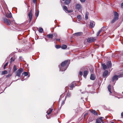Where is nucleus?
Instances as JSON below:
<instances>
[{
  "mask_svg": "<svg viewBox=\"0 0 123 123\" xmlns=\"http://www.w3.org/2000/svg\"><path fill=\"white\" fill-rule=\"evenodd\" d=\"M70 63L69 60H65L62 62L61 64V67L60 68V71H62L66 70Z\"/></svg>",
  "mask_w": 123,
  "mask_h": 123,
  "instance_id": "nucleus-1",
  "label": "nucleus"
},
{
  "mask_svg": "<svg viewBox=\"0 0 123 123\" xmlns=\"http://www.w3.org/2000/svg\"><path fill=\"white\" fill-rule=\"evenodd\" d=\"M77 82L75 81H73L71 84H70L69 86L70 88V89L72 90L73 88L75 86H77Z\"/></svg>",
  "mask_w": 123,
  "mask_h": 123,
  "instance_id": "nucleus-2",
  "label": "nucleus"
},
{
  "mask_svg": "<svg viewBox=\"0 0 123 123\" xmlns=\"http://www.w3.org/2000/svg\"><path fill=\"white\" fill-rule=\"evenodd\" d=\"M23 71L22 68H20L18 69L16 73V75L18 77H20L21 73Z\"/></svg>",
  "mask_w": 123,
  "mask_h": 123,
  "instance_id": "nucleus-3",
  "label": "nucleus"
},
{
  "mask_svg": "<svg viewBox=\"0 0 123 123\" xmlns=\"http://www.w3.org/2000/svg\"><path fill=\"white\" fill-rule=\"evenodd\" d=\"M3 21L5 24L8 25H9L11 24V21L6 18H3Z\"/></svg>",
  "mask_w": 123,
  "mask_h": 123,
  "instance_id": "nucleus-4",
  "label": "nucleus"
},
{
  "mask_svg": "<svg viewBox=\"0 0 123 123\" xmlns=\"http://www.w3.org/2000/svg\"><path fill=\"white\" fill-rule=\"evenodd\" d=\"M103 118H104L103 117H101L97 118L96 119V123H101V122L102 123H104L103 119Z\"/></svg>",
  "mask_w": 123,
  "mask_h": 123,
  "instance_id": "nucleus-5",
  "label": "nucleus"
},
{
  "mask_svg": "<svg viewBox=\"0 0 123 123\" xmlns=\"http://www.w3.org/2000/svg\"><path fill=\"white\" fill-rule=\"evenodd\" d=\"M95 39L93 37H91L87 39V41L89 43H92L95 41Z\"/></svg>",
  "mask_w": 123,
  "mask_h": 123,
  "instance_id": "nucleus-6",
  "label": "nucleus"
},
{
  "mask_svg": "<svg viewBox=\"0 0 123 123\" xmlns=\"http://www.w3.org/2000/svg\"><path fill=\"white\" fill-rule=\"evenodd\" d=\"M32 10H31L29 12L28 15V16L29 18V22H31L32 18Z\"/></svg>",
  "mask_w": 123,
  "mask_h": 123,
  "instance_id": "nucleus-7",
  "label": "nucleus"
},
{
  "mask_svg": "<svg viewBox=\"0 0 123 123\" xmlns=\"http://www.w3.org/2000/svg\"><path fill=\"white\" fill-rule=\"evenodd\" d=\"M109 72L108 70H105L103 74V76L105 78V77L107 76Z\"/></svg>",
  "mask_w": 123,
  "mask_h": 123,
  "instance_id": "nucleus-8",
  "label": "nucleus"
},
{
  "mask_svg": "<svg viewBox=\"0 0 123 123\" xmlns=\"http://www.w3.org/2000/svg\"><path fill=\"white\" fill-rule=\"evenodd\" d=\"M118 76L115 75L112 78V81L114 82L115 80H117L118 79Z\"/></svg>",
  "mask_w": 123,
  "mask_h": 123,
  "instance_id": "nucleus-9",
  "label": "nucleus"
},
{
  "mask_svg": "<svg viewBox=\"0 0 123 123\" xmlns=\"http://www.w3.org/2000/svg\"><path fill=\"white\" fill-rule=\"evenodd\" d=\"M63 8L64 10L68 12H72V11L71 10H68L67 9V7L65 6H64Z\"/></svg>",
  "mask_w": 123,
  "mask_h": 123,
  "instance_id": "nucleus-10",
  "label": "nucleus"
},
{
  "mask_svg": "<svg viewBox=\"0 0 123 123\" xmlns=\"http://www.w3.org/2000/svg\"><path fill=\"white\" fill-rule=\"evenodd\" d=\"M90 111L94 115L96 116L98 115V113L95 110H91Z\"/></svg>",
  "mask_w": 123,
  "mask_h": 123,
  "instance_id": "nucleus-11",
  "label": "nucleus"
},
{
  "mask_svg": "<svg viewBox=\"0 0 123 123\" xmlns=\"http://www.w3.org/2000/svg\"><path fill=\"white\" fill-rule=\"evenodd\" d=\"M95 25V23L93 21H91L90 22V26L92 28H93Z\"/></svg>",
  "mask_w": 123,
  "mask_h": 123,
  "instance_id": "nucleus-12",
  "label": "nucleus"
},
{
  "mask_svg": "<svg viewBox=\"0 0 123 123\" xmlns=\"http://www.w3.org/2000/svg\"><path fill=\"white\" fill-rule=\"evenodd\" d=\"M107 66L108 68H111L112 66V63L111 61H108L107 64Z\"/></svg>",
  "mask_w": 123,
  "mask_h": 123,
  "instance_id": "nucleus-13",
  "label": "nucleus"
},
{
  "mask_svg": "<svg viewBox=\"0 0 123 123\" xmlns=\"http://www.w3.org/2000/svg\"><path fill=\"white\" fill-rule=\"evenodd\" d=\"M83 76L84 77L86 78V77L88 74V71L87 70H85L83 72Z\"/></svg>",
  "mask_w": 123,
  "mask_h": 123,
  "instance_id": "nucleus-14",
  "label": "nucleus"
},
{
  "mask_svg": "<svg viewBox=\"0 0 123 123\" xmlns=\"http://www.w3.org/2000/svg\"><path fill=\"white\" fill-rule=\"evenodd\" d=\"M81 6L80 4H77L76 5V8L78 10H79L81 9Z\"/></svg>",
  "mask_w": 123,
  "mask_h": 123,
  "instance_id": "nucleus-15",
  "label": "nucleus"
},
{
  "mask_svg": "<svg viewBox=\"0 0 123 123\" xmlns=\"http://www.w3.org/2000/svg\"><path fill=\"white\" fill-rule=\"evenodd\" d=\"M95 76L93 74H91L90 77V79L92 80H94L95 79Z\"/></svg>",
  "mask_w": 123,
  "mask_h": 123,
  "instance_id": "nucleus-16",
  "label": "nucleus"
},
{
  "mask_svg": "<svg viewBox=\"0 0 123 123\" xmlns=\"http://www.w3.org/2000/svg\"><path fill=\"white\" fill-rule=\"evenodd\" d=\"M118 19V17H115L111 21V23H114Z\"/></svg>",
  "mask_w": 123,
  "mask_h": 123,
  "instance_id": "nucleus-17",
  "label": "nucleus"
},
{
  "mask_svg": "<svg viewBox=\"0 0 123 123\" xmlns=\"http://www.w3.org/2000/svg\"><path fill=\"white\" fill-rule=\"evenodd\" d=\"M53 110V109L51 108V109H50L49 110V112H48V114L47 115H46V117H47V118H49L48 117V116H49V115L51 113V112Z\"/></svg>",
  "mask_w": 123,
  "mask_h": 123,
  "instance_id": "nucleus-18",
  "label": "nucleus"
},
{
  "mask_svg": "<svg viewBox=\"0 0 123 123\" xmlns=\"http://www.w3.org/2000/svg\"><path fill=\"white\" fill-rule=\"evenodd\" d=\"M82 33L81 32H78L75 33L74 34V36H80Z\"/></svg>",
  "mask_w": 123,
  "mask_h": 123,
  "instance_id": "nucleus-19",
  "label": "nucleus"
},
{
  "mask_svg": "<svg viewBox=\"0 0 123 123\" xmlns=\"http://www.w3.org/2000/svg\"><path fill=\"white\" fill-rule=\"evenodd\" d=\"M102 67H103V69L104 70H105L107 68V66L106 65L105 63H103L102 64Z\"/></svg>",
  "mask_w": 123,
  "mask_h": 123,
  "instance_id": "nucleus-20",
  "label": "nucleus"
},
{
  "mask_svg": "<svg viewBox=\"0 0 123 123\" xmlns=\"http://www.w3.org/2000/svg\"><path fill=\"white\" fill-rule=\"evenodd\" d=\"M53 35L52 34H49L47 35V37L49 39H52L53 37Z\"/></svg>",
  "mask_w": 123,
  "mask_h": 123,
  "instance_id": "nucleus-21",
  "label": "nucleus"
},
{
  "mask_svg": "<svg viewBox=\"0 0 123 123\" xmlns=\"http://www.w3.org/2000/svg\"><path fill=\"white\" fill-rule=\"evenodd\" d=\"M70 0H66L64 2L65 4L68 5L69 4L70 2Z\"/></svg>",
  "mask_w": 123,
  "mask_h": 123,
  "instance_id": "nucleus-22",
  "label": "nucleus"
},
{
  "mask_svg": "<svg viewBox=\"0 0 123 123\" xmlns=\"http://www.w3.org/2000/svg\"><path fill=\"white\" fill-rule=\"evenodd\" d=\"M8 73V72L6 70H4V71H2L1 72V75H3L6 74H7Z\"/></svg>",
  "mask_w": 123,
  "mask_h": 123,
  "instance_id": "nucleus-23",
  "label": "nucleus"
},
{
  "mask_svg": "<svg viewBox=\"0 0 123 123\" xmlns=\"http://www.w3.org/2000/svg\"><path fill=\"white\" fill-rule=\"evenodd\" d=\"M111 85L109 84L108 85V88L109 91V92L110 93H111L112 92L111 91Z\"/></svg>",
  "mask_w": 123,
  "mask_h": 123,
  "instance_id": "nucleus-24",
  "label": "nucleus"
},
{
  "mask_svg": "<svg viewBox=\"0 0 123 123\" xmlns=\"http://www.w3.org/2000/svg\"><path fill=\"white\" fill-rule=\"evenodd\" d=\"M67 45L65 44L63 45L62 46L61 48L62 49H65L67 48Z\"/></svg>",
  "mask_w": 123,
  "mask_h": 123,
  "instance_id": "nucleus-25",
  "label": "nucleus"
},
{
  "mask_svg": "<svg viewBox=\"0 0 123 123\" xmlns=\"http://www.w3.org/2000/svg\"><path fill=\"white\" fill-rule=\"evenodd\" d=\"M71 96V92H69L68 91L67 95L66 96L67 97H70Z\"/></svg>",
  "mask_w": 123,
  "mask_h": 123,
  "instance_id": "nucleus-26",
  "label": "nucleus"
},
{
  "mask_svg": "<svg viewBox=\"0 0 123 123\" xmlns=\"http://www.w3.org/2000/svg\"><path fill=\"white\" fill-rule=\"evenodd\" d=\"M114 15L115 16V17H118V14L116 12H114Z\"/></svg>",
  "mask_w": 123,
  "mask_h": 123,
  "instance_id": "nucleus-27",
  "label": "nucleus"
},
{
  "mask_svg": "<svg viewBox=\"0 0 123 123\" xmlns=\"http://www.w3.org/2000/svg\"><path fill=\"white\" fill-rule=\"evenodd\" d=\"M6 16L7 18H11L12 17V16L11 13L10 12L9 14L8 15H6Z\"/></svg>",
  "mask_w": 123,
  "mask_h": 123,
  "instance_id": "nucleus-28",
  "label": "nucleus"
},
{
  "mask_svg": "<svg viewBox=\"0 0 123 123\" xmlns=\"http://www.w3.org/2000/svg\"><path fill=\"white\" fill-rule=\"evenodd\" d=\"M15 60V59L14 58H13L12 57L10 59V62L11 64L12 62L14 61Z\"/></svg>",
  "mask_w": 123,
  "mask_h": 123,
  "instance_id": "nucleus-29",
  "label": "nucleus"
},
{
  "mask_svg": "<svg viewBox=\"0 0 123 123\" xmlns=\"http://www.w3.org/2000/svg\"><path fill=\"white\" fill-rule=\"evenodd\" d=\"M13 71L14 72L15 71L17 70V67H16V65H14V66L13 68Z\"/></svg>",
  "mask_w": 123,
  "mask_h": 123,
  "instance_id": "nucleus-30",
  "label": "nucleus"
},
{
  "mask_svg": "<svg viewBox=\"0 0 123 123\" xmlns=\"http://www.w3.org/2000/svg\"><path fill=\"white\" fill-rule=\"evenodd\" d=\"M118 77L120 78L121 77H123V72L120 74L118 76Z\"/></svg>",
  "mask_w": 123,
  "mask_h": 123,
  "instance_id": "nucleus-31",
  "label": "nucleus"
},
{
  "mask_svg": "<svg viewBox=\"0 0 123 123\" xmlns=\"http://www.w3.org/2000/svg\"><path fill=\"white\" fill-rule=\"evenodd\" d=\"M23 75H24L25 76H27L28 75V74L27 72H24L23 73H22Z\"/></svg>",
  "mask_w": 123,
  "mask_h": 123,
  "instance_id": "nucleus-32",
  "label": "nucleus"
},
{
  "mask_svg": "<svg viewBox=\"0 0 123 123\" xmlns=\"http://www.w3.org/2000/svg\"><path fill=\"white\" fill-rule=\"evenodd\" d=\"M94 119V118L92 117H90L89 119V121L90 122L92 121Z\"/></svg>",
  "mask_w": 123,
  "mask_h": 123,
  "instance_id": "nucleus-33",
  "label": "nucleus"
},
{
  "mask_svg": "<svg viewBox=\"0 0 123 123\" xmlns=\"http://www.w3.org/2000/svg\"><path fill=\"white\" fill-rule=\"evenodd\" d=\"M39 32L40 33L42 32L43 31V29L41 27H40L39 28Z\"/></svg>",
  "mask_w": 123,
  "mask_h": 123,
  "instance_id": "nucleus-34",
  "label": "nucleus"
},
{
  "mask_svg": "<svg viewBox=\"0 0 123 123\" xmlns=\"http://www.w3.org/2000/svg\"><path fill=\"white\" fill-rule=\"evenodd\" d=\"M106 30V28L105 27H103L102 28L101 30H101V31H104L105 30Z\"/></svg>",
  "mask_w": 123,
  "mask_h": 123,
  "instance_id": "nucleus-35",
  "label": "nucleus"
},
{
  "mask_svg": "<svg viewBox=\"0 0 123 123\" xmlns=\"http://www.w3.org/2000/svg\"><path fill=\"white\" fill-rule=\"evenodd\" d=\"M55 48L57 49L61 48V46L60 45H56L55 46Z\"/></svg>",
  "mask_w": 123,
  "mask_h": 123,
  "instance_id": "nucleus-36",
  "label": "nucleus"
},
{
  "mask_svg": "<svg viewBox=\"0 0 123 123\" xmlns=\"http://www.w3.org/2000/svg\"><path fill=\"white\" fill-rule=\"evenodd\" d=\"M8 63V62H7V63H6V64L5 65H4V69H6V67L7 66V65Z\"/></svg>",
  "mask_w": 123,
  "mask_h": 123,
  "instance_id": "nucleus-37",
  "label": "nucleus"
},
{
  "mask_svg": "<svg viewBox=\"0 0 123 123\" xmlns=\"http://www.w3.org/2000/svg\"><path fill=\"white\" fill-rule=\"evenodd\" d=\"M77 18L79 19L80 20L81 19V16L80 15H78L77 17Z\"/></svg>",
  "mask_w": 123,
  "mask_h": 123,
  "instance_id": "nucleus-38",
  "label": "nucleus"
},
{
  "mask_svg": "<svg viewBox=\"0 0 123 123\" xmlns=\"http://www.w3.org/2000/svg\"><path fill=\"white\" fill-rule=\"evenodd\" d=\"M11 75H12L11 74H9L8 75H7L6 76V78H8V77H11Z\"/></svg>",
  "mask_w": 123,
  "mask_h": 123,
  "instance_id": "nucleus-39",
  "label": "nucleus"
},
{
  "mask_svg": "<svg viewBox=\"0 0 123 123\" xmlns=\"http://www.w3.org/2000/svg\"><path fill=\"white\" fill-rule=\"evenodd\" d=\"M102 31H101V30H100L97 33V36H98L99 35L100 33V32H101Z\"/></svg>",
  "mask_w": 123,
  "mask_h": 123,
  "instance_id": "nucleus-40",
  "label": "nucleus"
},
{
  "mask_svg": "<svg viewBox=\"0 0 123 123\" xmlns=\"http://www.w3.org/2000/svg\"><path fill=\"white\" fill-rule=\"evenodd\" d=\"M37 13H36V16L37 17L38 16L39 13V11H37Z\"/></svg>",
  "mask_w": 123,
  "mask_h": 123,
  "instance_id": "nucleus-41",
  "label": "nucleus"
},
{
  "mask_svg": "<svg viewBox=\"0 0 123 123\" xmlns=\"http://www.w3.org/2000/svg\"><path fill=\"white\" fill-rule=\"evenodd\" d=\"M83 72L81 71H80L79 73V75H80L81 76L82 75H83Z\"/></svg>",
  "mask_w": 123,
  "mask_h": 123,
  "instance_id": "nucleus-42",
  "label": "nucleus"
},
{
  "mask_svg": "<svg viewBox=\"0 0 123 123\" xmlns=\"http://www.w3.org/2000/svg\"><path fill=\"white\" fill-rule=\"evenodd\" d=\"M88 113H86L85 114L84 116V118H86V117L88 115Z\"/></svg>",
  "mask_w": 123,
  "mask_h": 123,
  "instance_id": "nucleus-43",
  "label": "nucleus"
},
{
  "mask_svg": "<svg viewBox=\"0 0 123 123\" xmlns=\"http://www.w3.org/2000/svg\"><path fill=\"white\" fill-rule=\"evenodd\" d=\"M33 2L34 3H37V0H32Z\"/></svg>",
  "mask_w": 123,
  "mask_h": 123,
  "instance_id": "nucleus-44",
  "label": "nucleus"
},
{
  "mask_svg": "<svg viewBox=\"0 0 123 123\" xmlns=\"http://www.w3.org/2000/svg\"><path fill=\"white\" fill-rule=\"evenodd\" d=\"M65 103V102H64V100H63L62 102V104H61V105H63Z\"/></svg>",
  "mask_w": 123,
  "mask_h": 123,
  "instance_id": "nucleus-45",
  "label": "nucleus"
},
{
  "mask_svg": "<svg viewBox=\"0 0 123 123\" xmlns=\"http://www.w3.org/2000/svg\"><path fill=\"white\" fill-rule=\"evenodd\" d=\"M19 58L20 60H23V58H22V56H20L19 57Z\"/></svg>",
  "mask_w": 123,
  "mask_h": 123,
  "instance_id": "nucleus-46",
  "label": "nucleus"
},
{
  "mask_svg": "<svg viewBox=\"0 0 123 123\" xmlns=\"http://www.w3.org/2000/svg\"><path fill=\"white\" fill-rule=\"evenodd\" d=\"M53 35V36L54 37H55L57 36V34L56 33L54 34Z\"/></svg>",
  "mask_w": 123,
  "mask_h": 123,
  "instance_id": "nucleus-47",
  "label": "nucleus"
},
{
  "mask_svg": "<svg viewBox=\"0 0 123 123\" xmlns=\"http://www.w3.org/2000/svg\"><path fill=\"white\" fill-rule=\"evenodd\" d=\"M85 18L86 19H88V15H86L85 17Z\"/></svg>",
  "mask_w": 123,
  "mask_h": 123,
  "instance_id": "nucleus-48",
  "label": "nucleus"
},
{
  "mask_svg": "<svg viewBox=\"0 0 123 123\" xmlns=\"http://www.w3.org/2000/svg\"><path fill=\"white\" fill-rule=\"evenodd\" d=\"M80 1L82 2H84L86 0H80Z\"/></svg>",
  "mask_w": 123,
  "mask_h": 123,
  "instance_id": "nucleus-49",
  "label": "nucleus"
},
{
  "mask_svg": "<svg viewBox=\"0 0 123 123\" xmlns=\"http://www.w3.org/2000/svg\"><path fill=\"white\" fill-rule=\"evenodd\" d=\"M89 13L88 12H86V15H88Z\"/></svg>",
  "mask_w": 123,
  "mask_h": 123,
  "instance_id": "nucleus-50",
  "label": "nucleus"
},
{
  "mask_svg": "<svg viewBox=\"0 0 123 123\" xmlns=\"http://www.w3.org/2000/svg\"><path fill=\"white\" fill-rule=\"evenodd\" d=\"M121 7H122L123 6V2L121 4Z\"/></svg>",
  "mask_w": 123,
  "mask_h": 123,
  "instance_id": "nucleus-51",
  "label": "nucleus"
},
{
  "mask_svg": "<svg viewBox=\"0 0 123 123\" xmlns=\"http://www.w3.org/2000/svg\"><path fill=\"white\" fill-rule=\"evenodd\" d=\"M121 115L123 117V112L121 113Z\"/></svg>",
  "mask_w": 123,
  "mask_h": 123,
  "instance_id": "nucleus-52",
  "label": "nucleus"
},
{
  "mask_svg": "<svg viewBox=\"0 0 123 123\" xmlns=\"http://www.w3.org/2000/svg\"><path fill=\"white\" fill-rule=\"evenodd\" d=\"M56 41H57V40H58L59 41H60V39H56Z\"/></svg>",
  "mask_w": 123,
  "mask_h": 123,
  "instance_id": "nucleus-53",
  "label": "nucleus"
},
{
  "mask_svg": "<svg viewBox=\"0 0 123 123\" xmlns=\"http://www.w3.org/2000/svg\"><path fill=\"white\" fill-rule=\"evenodd\" d=\"M48 116H48V118H49H49H50V117H48Z\"/></svg>",
  "mask_w": 123,
  "mask_h": 123,
  "instance_id": "nucleus-54",
  "label": "nucleus"
},
{
  "mask_svg": "<svg viewBox=\"0 0 123 123\" xmlns=\"http://www.w3.org/2000/svg\"><path fill=\"white\" fill-rule=\"evenodd\" d=\"M111 123H114V122H111Z\"/></svg>",
  "mask_w": 123,
  "mask_h": 123,
  "instance_id": "nucleus-55",
  "label": "nucleus"
},
{
  "mask_svg": "<svg viewBox=\"0 0 123 123\" xmlns=\"http://www.w3.org/2000/svg\"><path fill=\"white\" fill-rule=\"evenodd\" d=\"M92 56L93 55L92 54Z\"/></svg>",
  "mask_w": 123,
  "mask_h": 123,
  "instance_id": "nucleus-56",
  "label": "nucleus"
},
{
  "mask_svg": "<svg viewBox=\"0 0 123 123\" xmlns=\"http://www.w3.org/2000/svg\"><path fill=\"white\" fill-rule=\"evenodd\" d=\"M63 1H64L65 0H62Z\"/></svg>",
  "mask_w": 123,
  "mask_h": 123,
  "instance_id": "nucleus-57",
  "label": "nucleus"
}]
</instances>
